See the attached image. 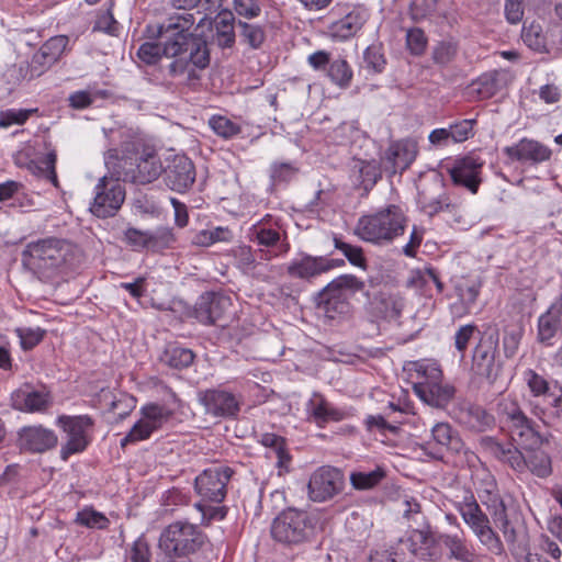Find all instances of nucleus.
Wrapping results in <instances>:
<instances>
[{
  "instance_id": "nucleus-16",
  "label": "nucleus",
  "mask_w": 562,
  "mask_h": 562,
  "mask_svg": "<svg viewBox=\"0 0 562 562\" xmlns=\"http://www.w3.org/2000/svg\"><path fill=\"white\" fill-rule=\"evenodd\" d=\"M234 473L227 465L205 469L195 479V491L205 501L221 503L226 496V486Z\"/></svg>"
},
{
  "instance_id": "nucleus-2",
  "label": "nucleus",
  "mask_w": 562,
  "mask_h": 562,
  "mask_svg": "<svg viewBox=\"0 0 562 562\" xmlns=\"http://www.w3.org/2000/svg\"><path fill=\"white\" fill-rule=\"evenodd\" d=\"M105 165L119 180L140 186L154 182L164 171L156 147L142 139L124 143L121 150L110 149Z\"/></svg>"
},
{
  "instance_id": "nucleus-22",
  "label": "nucleus",
  "mask_w": 562,
  "mask_h": 562,
  "mask_svg": "<svg viewBox=\"0 0 562 562\" xmlns=\"http://www.w3.org/2000/svg\"><path fill=\"white\" fill-rule=\"evenodd\" d=\"M503 153L512 161L530 162L538 165L551 157V149L535 139L522 138L513 146H506Z\"/></svg>"
},
{
  "instance_id": "nucleus-40",
  "label": "nucleus",
  "mask_w": 562,
  "mask_h": 562,
  "mask_svg": "<svg viewBox=\"0 0 562 562\" xmlns=\"http://www.w3.org/2000/svg\"><path fill=\"white\" fill-rule=\"evenodd\" d=\"M327 76L333 83L345 89L350 86L353 72L346 59L337 58L330 61L327 68Z\"/></svg>"
},
{
  "instance_id": "nucleus-11",
  "label": "nucleus",
  "mask_w": 562,
  "mask_h": 562,
  "mask_svg": "<svg viewBox=\"0 0 562 562\" xmlns=\"http://www.w3.org/2000/svg\"><path fill=\"white\" fill-rule=\"evenodd\" d=\"M195 23L193 13L183 12L170 15L164 23L148 24L144 34L149 40L164 38V41L177 42H206L202 36L191 32Z\"/></svg>"
},
{
  "instance_id": "nucleus-62",
  "label": "nucleus",
  "mask_w": 562,
  "mask_h": 562,
  "mask_svg": "<svg viewBox=\"0 0 562 562\" xmlns=\"http://www.w3.org/2000/svg\"><path fill=\"white\" fill-rule=\"evenodd\" d=\"M135 407V398L128 396L126 394H120L119 397H114V400L110 404V411L117 416V419L122 420Z\"/></svg>"
},
{
  "instance_id": "nucleus-32",
  "label": "nucleus",
  "mask_w": 562,
  "mask_h": 562,
  "mask_svg": "<svg viewBox=\"0 0 562 562\" xmlns=\"http://www.w3.org/2000/svg\"><path fill=\"white\" fill-rule=\"evenodd\" d=\"M316 305L329 319L347 314L350 307L347 295L335 290L329 291L328 285L318 293Z\"/></svg>"
},
{
  "instance_id": "nucleus-47",
  "label": "nucleus",
  "mask_w": 562,
  "mask_h": 562,
  "mask_svg": "<svg viewBox=\"0 0 562 562\" xmlns=\"http://www.w3.org/2000/svg\"><path fill=\"white\" fill-rule=\"evenodd\" d=\"M75 522L88 528L106 529L110 520L100 512L92 508H83L77 513Z\"/></svg>"
},
{
  "instance_id": "nucleus-58",
  "label": "nucleus",
  "mask_w": 562,
  "mask_h": 562,
  "mask_svg": "<svg viewBox=\"0 0 562 562\" xmlns=\"http://www.w3.org/2000/svg\"><path fill=\"white\" fill-rule=\"evenodd\" d=\"M252 239L258 245L273 247L281 241V235L278 231L262 226H254L251 229Z\"/></svg>"
},
{
  "instance_id": "nucleus-57",
  "label": "nucleus",
  "mask_w": 562,
  "mask_h": 562,
  "mask_svg": "<svg viewBox=\"0 0 562 562\" xmlns=\"http://www.w3.org/2000/svg\"><path fill=\"white\" fill-rule=\"evenodd\" d=\"M437 8V0H413L409 4V16L414 22H420L431 15Z\"/></svg>"
},
{
  "instance_id": "nucleus-12",
  "label": "nucleus",
  "mask_w": 562,
  "mask_h": 562,
  "mask_svg": "<svg viewBox=\"0 0 562 562\" xmlns=\"http://www.w3.org/2000/svg\"><path fill=\"white\" fill-rule=\"evenodd\" d=\"M103 176L94 188L93 202L90 204V212L100 218L114 216L125 200V189L116 177Z\"/></svg>"
},
{
  "instance_id": "nucleus-9",
  "label": "nucleus",
  "mask_w": 562,
  "mask_h": 562,
  "mask_svg": "<svg viewBox=\"0 0 562 562\" xmlns=\"http://www.w3.org/2000/svg\"><path fill=\"white\" fill-rule=\"evenodd\" d=\"M56 425L63 429L67 440L61 445L60 458L67 461L70 456L83 452L91 441L89 431L94 427V419L89 415H60Z\"/></svg>"
},
{
  "instance_id": "nucleus-5",
  "label": "nucleus",
  "mask_w": 562,
  "mask_h": 562,
  "mask_svg": "<svg viewBox=\"0 0 562 562\" xmlns=\"http://www.w3.org/2000/svg\"><path fill=\"white\" fill-rule=\"evenodd\" d=\"M205 542L201 529L188 521H175L165 527L158 539L157 562H191Z\"/></svg>"
},
{
  "instance_id": "nucleus-30",
  "label": "nucleus",
  "mask_w": 562,
  "mask_h": 562,
  "mask_svg": "<svg viewBox=\"0 0 562 562\" xmlns=\"http://www.w3.org/2000/svg\"><path fill=\"white\" fill-rule=\"evenodd\" d=\"M459 422L475 432H484L495 426V417L483 406L468 403L459 408Z\"/></svg>"
},
{
  "instance_id": "nucleus-42",
  "label": "nucleus",
  "mask_w": 562,
  "mask_h": 562,
  "mask_svg": "<svg viewBox=\"0 0 562 562\" xmlns=\"http://www.w3.org/2000/svg\"><path fill=\"white\" fill-rule=\"evenodd\" d=\"M240 41L251 49H259L266 41L265 29L258 24L238 21Z\"/></svg>"
},
{
  "instance_id": "nucleus-7",
  "label": "nucleus",
  "mask_w": 562,
  "mask_h": 562,
  "mask_svg": "<svg viewBox=\"0 0 562 562\" xmlns=\"http://www.w3.org/2000/svg\"><path fill=\"white\" fill-rule=\"evenodd\" d=\"M314 531L311 515L301 509L289 507L272 521L270 533L274 541L283 546H297L310 539Z\"/></svg>"
},
{
  "instance_id": "nucleus-21",
  "label": "nucleus",
  "mask_w": 562,
  "mask_h": 562,
  "mask_svg": "<svg viewBox=\"0 0 562 562\" xmlns=\"http://www.w3.org/2000/svg\"><path fill=\"white\" fill-rule=\"evenodd\" d=\"M162 172L166 184L180 193L192 187L196 176L192 160L184 155H176Z\"/></svg>"
},
{
  "instance_id": "nucleus-25",
  "label": "nucleus",
  "mask_w": 562,
  "mask_h": 562,
  "mask_svg": "<svg viewBox=\"0 0 562 562\" xmlns=\"http://www.w3.org/2000/svg\"><path fill=\"white\" fill-rule=\"evenodd\" d=\"M367 21L366 12L355 8L344 16L331 21L327 26V35L335 41H346L355 36Z\"/></svg>"
},
{
  "instance_id": "nucleus-6",
  "label": "nucleus",
  "mask_w": 562,
  "mask_h": 562,
  "mask_svg": "<svg viewBox=\"0 0 562 562\" xmlns=\"http://www.w3.org/2000/svg\"><path fill=\"white\" fill-rule=\"evenodd\" d=\"M406 222L407 217L403 210L391 204L373 214L361 216L355 234L364 241L386 245L404 234Z\"/></svg>"
},
{
  "instance_id": "nucleus-43",
  "label": "nucleus",
  "mask_w": 562,
  "mask_h": 562,
  "mask_svg": "<svg viewBox=\"0 0 562 562\" xmlns=\"http://www.w3.org/2000/svg\"><path fill=\"white\" fill-rule=\"evenodd\" d=\"M384 477L385 471L378 467L370 472H352L350 474V483L355 490L366 491L379 485Z\"/></svg>"
},
{
  "instance_id": "nucleus-15",
  "label": "nucleus",
  "mask_w": 562,
  "mask_h": 562,
  "mask_svg": "<svg viewBox=\"0 0 562 562\" xmlns=\"http://www.w3.org/2000/svg\"><path fill=\"white\" fill-rule=\"evenodd\" d=\"M142 417L131 428L128 434L121 440V447L125 448L128 443L148 439L154 431L160 429L166 424L172 413L167 407L159 404H148L140 411Z\"/></svg>"
},
{
  "instance_id": "nucleus-1",
  "label": "nucleus",
  "mask_w": 562,
  "mask_h": 562,
  "mask_svg": "<svg viewBox=\"0 0 562 562\" xmlns=\"http://www.w3.org/2000/svg\"><path fill=\"white\" fill-rule=\"evenodd\" d=\"M21 256L23 267L41 280H49L75 270L86 259L78 245L54 236L27 243Z\"/></svg>"
},
{
  "instance_id": "nucleus-37",
  "label": "nucleus",
  "mask_w": 562,
  "mask_h": 562,
  "mask_svg": "<svg viewBox=\"0 0 562 562\" xmlns=\"http://www.w3.org/2000/svg\"><path fill=\"white\" fill-rule=\"evenodd\" d=\"M312 416L318 426H323L328 422H340L345 418L346 414L344 411L334 407L324 397H319L316 403L311 401Z\"/></svg>"
},
{
  "instance_id": "nucleus-52",
  "label": "nucleus",
  "mask_w": 562,
  "mask_h": 562,
  "mask_svg": "<svg viewBox=\"0 0 562 562\" xmlns=\"http://www.w3.org/2000/svg\"><path fill=\"white\" fill-rule=\"evenodd\" d=\"M149 250L153 251L169 248L176 241L172 229L168 227H159L154 232H149Z\"/></svg>"
},
{
  "instance_id": "nucleus-26",
  "label": "nucleus",
  "mask_w": 562,
  "mask_h": 562,
  "mask_svg": "<svg viewBox=\"0 0 562 562\" xmlns=\"http://www.w3.org/2000/svg\"><path fill=\"white\" fill-rule=\"evenodd\" d=\"M12 407L20 412H44L50 405L47 392L34 390L31 385H23L11 395Z\"/></svg>"
},
{
  "instance_id": "nucleus-28",
  "label": "nucleus",
  "mask_w": 562,
  "mask_h": 562,
  "mask_svg": "<svg viewBox=\"0 0 562 562\" xmlns=\"http://www.w3.org/2000/svg\"><path fill=\"white\" fill-rule=\"evenodd\" d=\"M408 375L414 393L419 396V391H425L431 382L442 380V371L436 362L418 360L408 363Z\"/></svg>"
},
{
  "instance_id": "nucleus-54",
  "label": "nucleus",
  "mask_w": 562,
  "mask_h": 562,
  "mask_svg": "<svg viewBox=\"0 0 562 562\" xmlns=\"http://www.w3.org/2000/svg\"><path fill=\"white\" fill-rule=\"evenodd\" d=\"M363 59L366 67L373 72H382L386 64L382 46L378 44H372L367 47L363 53Z\"/></svg>"
},
{
  "instance_id": "nucleus-24",
  "label": "nucleus",
  "mask_w": 562,
  "mask_h": 562,
  "mask_svg": "<svg viewBox=\"0 0 562 562\" xmlns=\"http://www.w3.org/2000/svg\"><path fill=\"white\" fill-rule=\"evenodd\" d=\"M417 145L412 140H398L390 145L385 151L384 166L392 175L402 173L417 156Z\"/></svg>"
},
{
  "instance_id": "nucleus-34",
  "label": "nucleus",
  "mask_w": 562,
  "mask_h": 562,
  "mask_svg": "<svg viewBox=\"0 0 562 562\" xmlns=\"http://www.w3.org/2000/svg\"><path fill=\"white\" fill-rule=\"evenodd\" d=\"M439 542L449 550L450 558L461 562H471L474 553L467 543V539L462 532L454 535H440Z\"/></svg>"
},
{
  "instance_id": "nucleus-64",
  "label": "nucleus",
  "mask_w": 562,
  "mask_h": 562,
  "mask_svg": "<svg viewBox=\"0 0 562 562\" xmlns=\"http://www.w3.org/2000/svg\"><path fill=\"white\" fill-rule=\"evenodd\" d=\"M150 547L144 537L136 539L128 552L131 562H151Z\"/></svg>"
},
{
  "instance_id": "nucleus-8",
  "label": "nucleus",
  "mask_w": 562,
  "mask_h": 562,
  "mask_svg": "<svg viewBox=\"0 0 562 562\" xmlns=\"http://www.w3.org/2000/svg\"><path fill=\"white\" fill-rule=\"evenodd\" d=\"M498 344V328L495 325H488L481 334L472 356V372L476 376L485 379L490 384L496 381L499 373V367L495 363Z\"/></svg>"
},
{
  "instance_id": "nucleus-38",
  "label": "nucleus",
  "mask_w": 562,
  "mask_h": 562,
  "mask_svg": "<svg viewBox=\"0 0 562 562\" xmlns=\"http://www.w3.org/2000/svg\"><path fill=\"white\" fill-rule=\"evenodd\" d=\"M488 485L491 490H481L479 497L481 498L482 503L487 507V509L491 512V515L493 517V520L498 518V513L506 514V505L501 497L498 491H497V484L495 480L492 476H488Z\"/></svg>"
},
{
  "instance_id": "nucleus-13",
  "label": "nucleus",
  "mask_w": 562,
  "mask_h": 562,
  "mask_svg": "<svg viewBox=\"0 0 562 562\" xmlns=\"http://www.w3.org/2000/svg\"><path fill=\"white\" fill-rule=\"evenodd\" d=\"M430 432V439L420 448L432 460L442 461L447 453L459 454L465 449L459 432L449 423H436Z\"/></svg>"
},
{
  "instance_id": "nucleus-39",
  "label": "nucleus",
  "mask_w": 562,
  "mask_h": 562,
  "mask_svg": "<svg viewBox=\"0 0 562 562\" xmlns=\"http://www.w3.org/2000/svg\"><path fill=\"white\" fill-rule=\"evenodd\" d=\"M496 413L507 428L527 416L518 402L512 397L501 398L496 404Z\"/></svg>"
},
{
  "instance_id": "nucleus-23",
  "label": "nucleus",
  "mask_w": 562,
  "mask_h": 562,
  "mask_svg": "<svg viewBox=\"0 0 562 562\" xmlns=\"http://www.w3.org/2000/svg\"><path fill=\"white\" fill-rule=\"evenodd\" d=\"M508 431L510 439L520 450L541 448L544 443H549V437L542 435L538 430V425L528 416L518 423L509 426Z\"/></svg>"
},
{
  "instance_id": "nucleus-33",
  "label": "nucleus",
  "mask_w": 562,
  "mask_h": 562,
  "mask_svg": "<svg viewBox=\"0 0 562 562\" xmlns=\"http://www.w3.org/2000/svg\"><path fill=\"white\" fill-rule=\"evenodd\" d=\"M419 398L434 407L443 408L453 398L456 389L451 384H442V380L431 382L425 391H419Z\"/></svg>"
},
{
  "instance_id": "nucleus-51",
  "label": "nucleus",
  "mask_w": 562,
  "mask_h": 562,
  "mask_svg": "<svg viewBox=\"0 0 562 562\" xmlns=\"http://www.w3.org/2000/svg\"><path fill=\"white\" fill-rule=\"evenodd\" d=\"M498 518L494 519V522L499 527V529L503 532V536L506 540V542L509 546V550L512 553H515L520 548V543L518 542V532L513 526V524L509 521L507 513L506 514H499Z\"/></svg>"
},
{
  "instance_id": "nucleus-48",
  "label": "nucleus",
  "mask_w": 562,
  "mask_h": 562,
  "mask_svg": "<svg viewBox=\"0 0 562 562\" xmlns=\"http://www.w3.org/2000/svg\"><path fill=\"white\" fill-rule=\"evenodd\" d=\"M237 268L245 274L251 273L257 267L256 258L250 246L241 245L232 249Z\"/></svg>"
},
{
  "instance_id": "nucleus-55",
  "label": "nucleus",
  "mask_w": 562,
  "mask_h": 562,
  "mask_svg": "<svg viewBox=\"0 0 562 562\" xmlns=\"http://www.w3.org/2000/svg\"><path fill=\"white\" fill-rule=\"evenodd\" d=\"M36 109H8L0 112V127H9L13 124H24Z\"/></svg>"
},
{
  "instance_id": "nucleus-31",
  "label": "nucleus",
  "mask_w": 562,
  "mask_h": 562,
  "mask_svg": "<svg viewBox=\"0 0 562 562\" xmlns=\"http://www.w3.org/2000/svg\"><path fill=\"white\" fill-rule=\"evenodd\" d=\"M327 262L323 260V256H311L303 254L301 258L292 260L286 266V273L290 278L311 281L324 273Z\"/></svg>"
},
{
  "instance_id": "nucleus-50",
  "label": "nucleus",
  "mask_w": 562,
  "mask_h": 562,
  "mask_svg": "<svg viewBox=\"0 0 562 562\" xmlns=\"http://www.w3.org/2000/svg\"><path fill=\"white\" fill-rule=\"evenodd\" d=\"M209 124L214 133L223 138H232L240 133V126L237 123L222 115L212 116Z\"/></svg>"
},
{
  "instance_id": "nucleus-41",
  "label": "nucleus",
  "mask_w": 562,
  "mask_h": 562,
  "mask_svg": "<svg viewBox=\"0 0 562 562\" xmlns=\"http://www.w3.org/2000/svg\"><path fill=\"white\" fill-rule=\"evenodd\" d=\"M369 312L378 319L393 317L398 314L395 310L394 299L385 293H379L372 297L369 302Z\"/></svg>"
},
{
  "instance_id": "nucleus-61",
  "label": "nucleus",
  "mask_w": 562,
  "mask_h": 562,
  "mask_svg": "<svg viewBox=\"0 0 562 562\" xmlns=\"http://www.w3.org/2000/svg\"><path fill=\"white\" fill-rule=\"evenodd\" d=\"M475 120H461L449 127V135L454 143H462L473 136Z\"/></svg>"
},
{
  "instance_id": "nucleus-59",
  "label": "nucleus",
  "mask_w": 562,
  "mask_h": 562,
  "mask_svg": "<svg viewBox=\"0 0 562 562\" xmlns=\"http://www.w3.org/2000/svg\"><path fill=\"white\" fill-rule=\"evenodd\" d=\"M524 42L535 50H542L546 47V37L542 34L541 26L538 24H531L528 27L522 29Z\"/></svg>"
},
{
  "instance_id": "nucleus-19",
  "label": "nucleus",
  "mask_w": 562,
  "mask_h": 562,
  "mask_svg": "<svg viewBox=\"0 0 562 562\" xmlns=\"http://www.w3.org/2000/svg\"><path fill=\"white\" fill-rule=\"evenodd\" d=\"M232 306L231 297L218 292L201 294L193 308V317L205 325L215 324Z\"/></svg>"
},
{
  "instance_id": "nucleus-18",
  "label": "nucleus",
  "mask_w": 562,
  "mask_h": 562,
  "mask_svg": "<svg viewBox=\"0 0 562 562\" xmlns=\"http://www.w3.org/2000/svg\"><path fill=\"white\" fill-rule=\"evenodd\" d=\"M483 166L484 161L474 153L457 158L449 169L453 184L476 193L482 183Z\"/></svg>"
},
{
  "instance_id": "nucleus-44",
  "label": "nucleus",
  "mask_w": 562,
  "mask_h": 562,
  "mask_svg": "<svg viewBox=\"0 0 562 562\" xmlns=\"http://www.w3.org/2000/svg\"><path fill=\"white\" fill-rule=\"evenodd\" d=\"M418 204L424 213L434 216L450 207L449 199L445 193L429 196L425 191L418 193Z\"/></svg>"
},
{
  "instance_id": "nucleus-49",
  "label": "nucleus",
  "mask_w": 562,
  "mask_h": 562,
  "mask_svg": "<svg viewBox=\"0 0 562 562\" xmlns=\"http://www.w3.org/2000/svg\"><path fill=\"white\" fill-rule=\"evenodd\" d=\"M299 172V168L290 162H273L270 166V179L273 186L290 182Z\"/></svg>"
},
{
  "instance_id": "nucleus-29",
  "label": "nucleus",
  "mask_w": 562,
  "mask_h": 562,
  "mask_svg": "<svg viewBox=\"0 0 562 562\" xmlns=\"http://www.w3.org/2000/svg\"><path fill=\"white\" fill-rule=\"evenodd\" d=\"M382 177L381 164L375 159L353 158L350 164V178L352 182L370 191Z\"/></svg>"
},
{
  "instance_id": "nucleus-35",
  "label": "nucleus",
  "mask_w": 562,
  "mask_h": 562,
  "mask_svg": "<svg viewBox=\"0 0 562 562\" xmlns=\"http://www.w3.org/2000/svg\"><path fill=\"white\" fill-rule=\"evenodd\" d=\"M194 358L195 355L191 349L181 347L177 344H169L161 355L160 360L172 369L182 370L190 367L193 363Z\"/></svg>"
},
{
  "instance_id": "nucleus-4",
  "label": "nucleus",
  "mask_w": 562,
  "mask_h": 562,
  "mask_svg": "<svg viewBox=\"0 0 562 562\" xmlns=\"http://www.w3.org/2000/svg\"><path fill=\"white\" fill-rule=\"evenodd\" d=\"M479 445L483 452L518 474L529 470L533 475L544 479L552 473L551 458L540 448L526 449L528 452L526 457L513 442H502L493 436L481 437Z\"/></svg>"
},
{
  "instance_id": "nucleus-36",
  "label": "nucleus",
  "mask_w": 562,
  "mask_h": 562,
  "mask_svg": "<svg viewBox=\"0 0 562 562\" xmlns=\"http://www.w3.org/2000/svg\"><path fill=\"white\" fill-rule=\"evenodd\" d=\"M69 40L66 35H57L47 40L40 48L37 59L43 65H52L64 54Z\"/></svg>"
},
{
  "instance_id": "nucleus-3",
  "label": "nucleus",
  "mask_w": 562,
  "mask_h": 562,
  "mask_svg": "<svg viewBox=\"0 0 562 562\" xmlns=\"http://www.w3.org/2000/svg\"><path fill=\"white\" fill-rule=\"evenodd\" d=\"M136 55L147 65H156L162 56L172 58L167 66V75L176 78L187 74L188 83L200 78L196 68L204 69L210 65L207 42H145Z\"/></svg>"
},
{
  "instance_id": "nucleus-27",
  "label": "nucleus",
  "mask_w": 562,
  "mask_h": 562,
  "mask_svg": "<svg viewBox=\"0 0 562 562\" xmlns=\"http://www.w3.org/2000/svg\"><path fill=\"white\" fill-rule=\"evenodd\" d=\"M562 327V295L558 296L546 313L538 318L537 340L544 346H552V339Z\"/></svg>"
},
{
  "instance_id": "nucleus-20",
  "label": "nucleus",
  "mask_w": 562,
  "mask_h": 562,
  "mask_svg": "<svg viewBox=\"0 0 562 562\" xmlns=\"http://www.w3.org/2000/svg\"><path fill=\"white\" fill-rule=\"evenodd\" d=\"M57 443V435L42 425L25 426L18 432V446L22 451L43 453L54 449Z\"/></svg>"
},
{
  "instance_id": "nucleus-17",
  "label": "nucleus",
  "mask_w": 562,
  "mask_h": 562,
  "mask_svg": "<svg viewBox=\"0 0 562 562\" xmlns=\"http://www.w3.org/2000/svg\"><path fill=\"white\" fill-rule=\"evenodd\" d=\"M199 402L213 417L234 418L240 411L241 395L222 387L207 389L199 392Z\"/></svg>"
},
{
  "instance_id": "nucleus-46",
  "label": "nucleus",
  "mask_w": 562,
  "mask_h": 562,
  "mask_svg": "<svg viewBox=\"0 0 562 562\" xmlns=\"http://www.w3.org/2000/svg\"><path fill=\"white\" fill-rule=\"evenodd\" d=\"M501 74L496 70L483 74L479 77L475 85L477 93L482 99H488L495 95L501 89Z\"/></svg>"
},
{
  "instance_id": "nucleus-56",
  "label": "nucleus",
  "mask_w": 562,
  "mask_h": 562,
  "mask_svg": "<svg viewBox=\"0 0 562 562\" xmlns=\"http://www.w3.org/2000/svg\"><path fill=\"white\" fill-rule=\"evenodd\" d=\"M406 47L411 54L420 56L427 47V37L422 29L414 27L406 33Z\"/></svg>"
},
{
  "instance_id": "nucleus-14",
  "label": "nucleus",
  "mask_w": 562,
  "mask_h": 562,
  "mask_svg": "<svg viewBox=\"0 0 562 562\" xmlns=\"http://www.w3.org/2000/svg\"><path fill=\"white\" fill-rule=\"evenodd\" d=\"M345 486L342 471L330 465L316 469L307 483L308 498L316 503H323L334 498Z\"/></svg>"
},
{
  "instance_id": "nucleus-10",
  "label": "nucleus",
  "mask_w": 562,
  "mask_h": 562,
  "mask_svg": "<svg viewBox=\"0 0 562 562\" xmlns=\"http://www.w3.org/2000/svg\"><path fill=\"white\" fill-rule=\"evenodd\" d=\"M458 509L480 541L492 553L502 555L505 551L503 542L491 528L488 517L482 512L474 496L471 494L464 497L463 502L458 505Z\"/></svg>"
},
{
  "instance_id": "nucleus-60",
  "label": "nucleus",
  "mask_w": 562,
  "mask_h": 562,
  "mask_svg": "<svg viewBox=\"0 0 562 562\" xmlns=\"http://www.w3.org/2000/svg\"><path fill=\"white\" fill-rule=\"evenodd\" d=\"M458 52V46L453 42H440L432 52V59L436 64L447 65L453 60Z\"/></svg>"
},
{
  "instance_id": "nucleus-63",
  "label": "nucleus",
  "mask_w": 562,
  "mask_h": 562,
  "mask_svg": "<svg viewBox=\"0 0 562 562\" xmlns=\"http://www.w3.org/2000/svg\"><path fill=\"white\" fill-rule=\"evenodd\" d=\"M93 31H101L110 35H115L119 31V23L114 19L112 9L98 14L93 25Z\"/></svg>"
},
{
  "instance_id": "nucleus-45",
  "label": "nucleus",
  "mask_w": 562,
  "mask_h": 562,
  "mask_svg": "<svg viewBox=\"0 0 562 562\" xmlns=\"http://www.w3.org/2000/svg\"><path fill=\"white\" fill-rule=\"evenodd\" d=\"M524 328L519 325H509L504 328L503 350L506 358H513L519 348Z\"/></svg>"
},
{
  "instance_id": "nucleus-53",
  "label": "nucleus",
  "mask_w": 562,
  "mask_h": 562,
  "mask_svg": "<svg viewBox=\"0 0 562 562\" xmlns=\"http://www.w3.org/2000/svg\"><path fill=\"white\" fill-rule=\"evenodd\" d=\"M327 285L329 286V291L335 290L337 292H340V294H346V290H349L351 292H358L363 290L364 282L359 280L353 274H341L334 279L331 282H329Z\"/></svg>"
}]
</instances>
